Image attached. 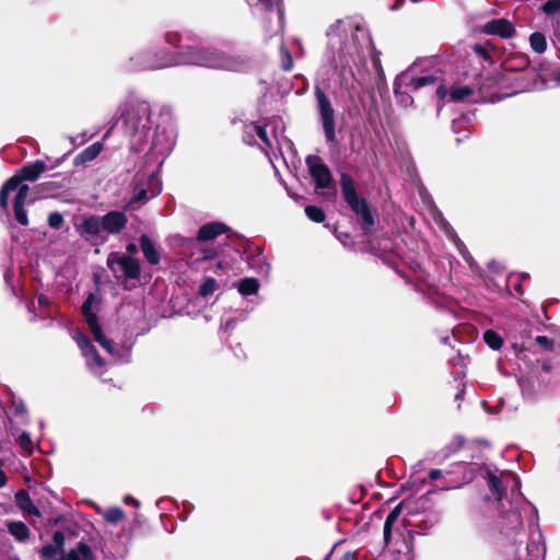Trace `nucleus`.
<instances>
[{"label":"nucleus","instance_id":"nucleus-1","mask_svg":"<svg viewBox=\"0 0 560 560\" xmlns=\"http://www.w3.org/2000/svg\"><path fill=\"white\" fill-rule=\"evenodd\" d=\"M178 65L241 71L245 69L246 61L240 56L228 55L214 48L191 46L175 55H155L153 60L143 62L140 69H162Z\"/></svg>","mask_w":560,"mask_h":560},{"label":"nucleus","instance_id":"nucleus-2","mask_svg":"<svg viewBox=\"0 0 560 560\" xmlns=\"http://www.w3.org/2000/svg\"><path fill=\"white\" fill-rule=\"evenodd\" d=\"M522 517L518 511H510L501 523V534L513 545H522L526 541L525 549H516L517 560H544L546 548L540 530L529 526L528 530L523 528Z\"/></svg>","mask_w":560,"mask_h":560},{"label":"nucleus","instance_id":"nucleus-3","mask_svg":"<svg viewBox=\"0 0 560 560\" xmlns=\"http://www.w3.org/2000/svg\"><path fill=\"white\" fill-rule=\"evenodd\" d=\"M340 84L347 90L362 86L368 79V69L363 47L346 45L339 51Z\"/></svg>","mask_w":560,"mask_h":560},{"label":"nucleus","instance_id":"nucleus-4","mask_svg":"<svg viewBox=\"0 0 560 560\" xmlns=\"http://www.w3.org/2000/svg\"><path fill=\"white\" fill-rule=\"evenodd\" d=\"M327 36L329 38V48L332 51H337V57H339L340 47L346 48V45H355L359 47L365 46L366 49L374 50L366 30L359 24H354L349 19L338 20L328 28ZM332 59L336 61V67L339 68V58L332 56Z\"/></svg>","mask_w":560,"mask_h":560},{"label":"nucleus","instance_id":"nucleus-5","mask_svg":"<svg viewBox=\"0 0 560 560\" xmlns=\"http://www.w3.org/2000/svg\"><path fill=\"white\" fill-rule=\"evenodd\" d=\"M124 119L126 132L139 138L142 141L151 129L150 105L144 101H128L118 109Z\"/></svg>","mask_w":560,"mask_h":560},{"label":"nucleus","instance_id":"nucleus-6","mask_svg":"<svg viewBox=\"0 0 560 560\" xmlns=\"http://www.w3.org/2000/svg\"><path fill=\"white\" fill-rule=\"evenodd\" d=\"M440 79L435 75H419L418 65L413 63L398 74L394 81V93L398 105L410 107L413 98L408 91H417L423 86L435 84Z\"/></svg>","mask_w":560,"mask_h":560},{"label":"nucleus","instance_id":"nucleus-7","mask_svg":"<svg viewBox=\"0 0 560 560\" xmlns=\"http://www.w3.org/2000/svg\"><path fill=\"white\" fill-rule=\"evenodd\" d=\"M96 303V296L93 293H90L85 301L82 304L81 312L84 316V319L89 326V329L91 334L93 335L94 339L103 347L114 359L116 362L122 363L129 361V351L128 350H121L116 351L110 342L108 340L103 331L101 326L97 322V316L93 312V307Z\"/></svg>","mask_w":560,"mask_h":560},{"label":"nucleus","instance_id":"nucleus-8","mask_svg":"<svg viewBox=\"0 0 560 560\" xmlns=\"http://www.w3.org/2000/svg\"><path fill=\"white\" fill-rule=\"evenodd\" d=\"M340 186L345 200L352 211L360 218L362 230L368 233L374 225V219L366 201L357 194L354 182L346 173L340 176Z\"/></svg>","mask_w":560,"mask_h":560},{"label":"nucleus","instance_id":"nucleus-9","mask_svg":"<svg viewBox=\"0 0 560 560\" xmlns=\"http://www.w3.org/2000/svg\"><path fill=\"white\" fill-rule=\"evenodd\" d=\"M46 171V164L43 161H35L34 163L24 165L19 175H14L10 177L2 185L0 189V208L3 210L8 209L9 206V196L12 191H15L19 185L23 180L34 182L44 172Z\"/></svg>","mask_w":560,"mask_h":560},{"label":"nucleus","instance_id":"nucleus-10","mask_svg":"<svg viewBox=\"0 0 560 560\" xmlns=\"http://www.w3.org/2000/svg\"><path fill=\"white\" fill-rule=\"evenodd\" d=\"M127 252L128 256L119 253L109 254L107 266L117 278L137 279L140 275V262L131 256L137 254L138 246L135 243H130L127 245Z\"/></svg>","mask_w":560,"mask_h":560},{"label":"nucleus","instance_id":"nucleus-11","mask_svg":"<svg viewBox=\"0 0 560 560\" xmlns=\"http://www.w3.org/2000/svg\"><path fill=\"white\" fill-rule=\"evenodd\" d=\"M315 97L317 101V109L319 114V118L323 125V129L325 132V137L327 142H334L336 139L335 132V110L331 105L330 100L327 95L322 91L320 88H315Z\"/></svg>","mask_w":560,"mask_h":560},{"label":"nucleus","instance_id":"nucleus-12","mask_svg":"<svg viewBox=\"0 0 560 560\" xmlns=\"http://www.w3.org/2000/svg\"><path fill=\"white\" fill-rule=\"evenodd\" d=\"M71 335L80 348L83 357L86 359L89 369L94 373H101L105 365L104 360L98 355L96 349L91 343L89 338L79 330H73Z\"/></svg>","mask_w":560,"mask_h":560},{"label":"nucleus","instance_id":"nucleus-13","mask_svg":"<svg viewBox=\"0 0 560 560\" xmlns=\"http://www.w3.org/2000/svg\"><path fill=\"white\" fill-rule=\"evenodd\" d=\"M488 485L492 494L498 500L502 499L506 487H511L512 491H518L521 487L517 476L510 471L502 472L499 477L490 472Z\"/></svg>","mask_w":560,"mask_h":560},{"label":"nucleus","instance_id":"nucleus-14","mask_svg":"<svg viewBox=\"0 0 560 560\" xmlns=\"http://www.w3.org/2000/svg\"><path fill=\"white\" fill-rule=\"evenodd\" d=\"M306 164L310 170V174L316 183L317 190H324L331 186V174L326 164H324L318 156H308Z\"/></svg>","mask_w":560,"mask_h":560},{"label":"nucleus","instance_id":"nucleus-15","mask_svg":"<svg viewBox=\"0 0 560 560\" xmlns=\"http://www.w3.org/2000/svg\"><path fill=\"white\" fill-rule=\"evenodd\" d=\"M480 31L486 35H494L503 39L512 38L516 32L514 25L506 19H492L486 22Z\"/></svg>","mask_w":560,"mask_h":560},{"label":"nucleus","instance_id":"nucleus-16","mask_svg":"<svg viewBox=\"0 0 560 560\" xmlns=\"http://www.w3.org/2000/svg\"><path fill=\"white\" fill-rule=\"evenodd\" d=\"M270 126V124L266 125L265 127L258 126V125H250L245 130L244 140L246 143L252 144L253 142L257 143V139L261 141L260 148L266 151L268 154V150H272L273 148V141L268 136L267 128Z\"/></svg>","mask_w":560,"mask_h":560},{"label":"nucleus","instance_id":"nucleus-17","mask_svg":"<svg viewBox=\"0 0 560 560\" xmlns=\"http://www.w3.org/2000/svg\"><path fill=\"white\" fill-rule=\"evenodd\" d=\"M28 192L30 187L27 185L20 184L13 200L14 217L16 221L22 225L28 224L27 213L24 209V206L28 198Z\"/></svg>","mask_w":560,"mask_h":560},{"label":"nucleus","instance_id":"nucleus-18","mask_svg":"<svg viewBox=\"0 0 560 560\" xmlns=\"http://www.w3.org/2000/svg\"><path fill=\"white\" fill-rule=\"evenodd\" d=\"M103 230L109 234H118L125 229L128 220L121 211H109L102 217Z\"/></svg>","mask_w":560,"mask_h":560},{"label":"nucleus","instance_id":"nucleus-19","mask_svg":"<svg viewBox=\"0 0 560 560\" xmlns=\"http://www.w3.org/2000/svg\"><path fill=\"white\" fill-rule=\"evenodd\" d=\"M103 231L102 217L90 215L79 226V232L84 237H96Z\"/></svg>","mask_w":560,"mask_h":560},{"label":"nucleus","instance_id":"nucleus-20","mask_svg":"<svg viewBox=\"0 0 560 560\" xmlns=\"http://www.w3.org/2000/svg\"><path fill=\"white\" fill-rule=\"evenodd\" d=\"M226 231L228 228L225 224L221 222H210L199 229L197 240L200 242H208L214 240Z\"/></svg>","mask_w":560,"mask_h":560},{"label":"nucleus","instance_id":"nucleus-21","mask_svg":"<svg viewBox=\"0 0 560 560\" xmlns=\"http://www.w3.org/2000/svg\"><path fill=\"white\" fill-rule=\"evenodd\" d=\"M139 243L145 260L151 265H158L160 262V253L151 238L142 234Z\"/></svg>","mask_w":560,"mask_h":560},{"label":"nucleus","instance_id":"nucleus-22","mask_svg":"<svg viewBox=\"0 0 560 560\" xmlns=\"http://www.w3.org/2000/svg\"><path fill=\"white\" fill-rule=\"evenodd\" d=\"M103 150L102 142H95L80 152L74 159V165H81L96 159Z\"/></svg>","mask_w":560,"mask_h":560},{"label":"nucleus","instance_id":"nucleus-23","mask_svg":"<svg viewBox=\"0 0 560 560\" xmlns=\"http://www.w3.org/2000/svg\"><path fill=\"white\" fill-rule=\"evenodd\" d=\"M65 560H93L91 548L86 544L80 542L65 556Z\"/></svg>","mask_w":560,"mask_h":560},{"label":"nucleus","instance_id":"nucleus-24","mask_svg":"<svg viewBox=\"0 0 560 560\" xmlns=\"http://www.w3.org/2000/svg\"><path fill=\"white\" fill-rule=\"evenodd\" d=\"M8 530L19 541H25L30 536V529L23 522H11Z\"/></svg>","mask_w":560,"mask_h":560},{"label":"nucleus","instance_id":"nucleus-25","mask_svg":"<svg viewBox=\"0 0 560 560\" xmlns=\"http://www.w3.org/2000/svg\"><path fill=\"white\" fill-rule=\"evenodd\" d=\"M400 513H401V504H398L390 511V513L386 517V521L384 524V540L386 544H388V541H389L392 527L398 520Z\"/></svg>","mask_w":560,"mask_h":560},{"label":"nucleus","instance_id":"nucleus-26","mask_svg":"<svg viewBox=\"0 0 560 560\" xmlns=\"http://www.w3.org/2000/svg\"><path fill=\"white\" fill-rule=\"evenodd\" d=\"M475 91L469 86H456L450 92V100L455 102L469 101Z\"/></svg>","mask_w":560,"mask_h":560},{"label":"nucleus","instance_id":"nucleus-27","mask_svg":"<svg viewBox=\"0 0 560 560\" xmlns=\"http://www.w3.org/2000/svg\"><path fill=\"white\" fill-rule=\"evenodd\" d=\"M15 498H16V501H18L19 505L23 510L27 511L31 514L39 516L38 509L33 505L32 500H31V498H30V495H28V493L26 491H24V490L19 491L15 494Z\"/></svg>","mask_w":560,"mask_h":560},{"label":"nucleus","instance_id":"nucleus-28","mask_svg":"<svg viewBox=\"0 0 560 560\" xmlns=\"http://www.w3.org/2000/svg\"><path fill=\"white\" fill-rule=\"evenodd\" d=\"M97 512L107 523L117 524L124 518V512L119 508H109L107 510L98 509Z\"/></svg>","mask_w":560,"mask_h":560},{"label":"nucleus","instance_id":"nucleus-29","mask_svg":"<svg viewBox=\"0 0 560 560\" xmlns=\"http://www.w3.org/2000/svg\"><path fill=\"white\" fill-rule=\"evenodd\" d=\"M532 49L537 54H542L547 49V40L544 34L535 32L529 36Z\"/></svg>","mask_w":560,"mask_h":560},{"label":"nucleus","instance_id":"nucleus-30","mask_svg":"<svg viewBox=\"0 0 560 560\" xmlns=\"http://www.w3.org/2000/svg\"><path fill=\"white\" fill-rule=\"evenodd\" d=\"M259 283L254 278H246L240 281L238 283V292L242 295H250L255 294L258 291Z\"/></svg>","mask_w":560,"mask_h":560},{"label":"nucleus","instance_id":"nucleus-31","mask_svg":"<svg viewBox=\"0 0 560 560\" xmlns=\"http://www.w3.org/2000/svg\"><path fill=\"white\" fill-rule=\"evenodd\" d=\"M485 342L493 350H499L502 345V338L493 330H487L483 334Z\"/></svg>","mask_w":560,"mask_h":560},{"label":"nucleus","instance_id":"nucleus-32","mask_svg":"<svg viewBox=\"0 0 560 560\" xmlns=\"http://www.w3.org/2000/svg\"><path fill=\"white\" fill-rule=\"evenodd\" d=\"M159 192H160V190L152 191V194L149 196L148 191L144 188H141L136 191L135 196L131 198V200L128 203V208H133V205L137 202L144 203L145 201H148L150 198L158 195Z\"/></svg>","mask_w":560,"mask_h":560},{"label":"nucleus","instance_id":"nucleus-33","mask_svg":"<svg viewBox=\"0 0 560 560\" xmlns=\"http://www.w3.org/2000/svg\"><path fill=\"white\" fill-rule=\"evenodd\" d=\"M255 5L256 7H260L261 9H264L266 11H272L273 8H276L278 16H279V21H280V23L282 22L283 12H282V9L280 8L279 2L277 0L276 1H271V0H257Z\"/></svg>","mask_w":560,"mask_h":560},{"label":"nucleus","instance_id":"nucleus-34","mask_svg":"<svg viewBox=\"0 0 560 560\" xmlns=\"http://www.w3.org/2000/svg\"><path fill=\"white\" fill-rule=\"evenodd\" d=\"M19 446L26 455H31L34 451L33 441L27 432H22L18 439Z\"/></svg>","mask_w":560,"mask_h":560},{"label":"nucleus","instance_id":"nucleus-35","mask_svg":"<svg viewBox=\"0 0 560 560\" xmlns=\"http://www.w3.org/2000/svg\"><path fill=\"white\" fill-rule=\"evenodd\" d=\"M307 218L314 222L320 223L325 220L324 211L316 206H307L305 208Z\"/></svg>","mask_w":560,"mask_h":560},{"label":"nucleus","instance_id":"nucleus-36","mask_svg":"<svg viewBox=\"0 0 560 560\" xmlns=\"http://www.w3.org/2000/svg\"><path fill=\"white\" fill-rule=\"evenodd\" d=\"M544 13L548 16L559 15L560 14V0H549L545 2L541 7Z\"/></svg>","mask_w":560,"mask_h":560},{"label":"nucleus","instance_id":"nucleus-37","mask_svg":"<svg viewBox=\"0 0 560 560\" xmlns=\"http://www.w3.org/2000/svg\"><path fill=\"white\" fill-rule=\"evenodd\" d=\"M217 289V281L213 278H207L200 285L199 293L201 296L207 298L211 295Z\"/></svg>","mask_w":560,"mask_h":560},{"label":"nucleus","instance_id":"nucleus-38","mask_svg":"<svg viewBox=\"0 0 560 560\" xmlns=\"http://www.w3.org/2000/svg\"><path fill=\"white\" fill-rule=\"evenodd\" d=\"M62 551L55 547L52 544H47L40 549V556L43 560H54L57 555Z\"/></svg>","mask_w":560,"mask_h":560},{"label":"nucleus","instance_id":"nucleus-39","mask_svg":"<svg viewBox=\"0 0 560 560\" xmlns=\"http://www.w3.org/2000/svg\"><path fill=\"white\" fill-rule=\"evenodd\" d=\"M280 52H281V68L284 71L291 70L293 67V60H292L290 51L284 46H281Z\"/></svg>","mask_w":560,"mask_h":560},{"label":"nucleus","instance_id":"nucleus-40","mask_svg":"<svg viewBox=\"0 0 560 560\" xmlns=\"http://www.w3.org/2000/svg\"><path fill=\"white\" fill-rule=\"evenodd\" d=\"M378 55H380L378 51H373L371 58H372V66L376 72V75L378 77V80L381 81L384 79V71H383L381 59H380Z\"/></svg>","mask_w":560,"mask_h":560},{"label":"nucleus","instance_id":"nucleus-41","mask_svg":"<svg viewBox=\"0 0 560 560\" xmlns=\"http://www.w3.org/2000/svg\"><path fill=\"white\" fill-rule=\"evenodd\" d=\"M48 224L52 229H60L63 224V217L59 212H52L48 217Z\"/></svg>","mask_w":560,"mask_h":560},{"label":"nucleus","instance_id":"nucleus-42","mask_svg":"<svg viewBox=\"0 0 560 560\" xmlns=\"http://www.w3.org/2000/svg\"><path fill=\"white\" fill-rule=\"evenodd\" d=\"M474 52L482 60L491 62L489 51L480 44L472 46Z\"/></svg>","mask_w":560,"mask_h":560},{"label":"nucleus","instance_id":"nucleus-43","mask_svg":"<svg viewBox=\"0 0 560 560\" xmlns=\"http://www.w3.org/2000/svg\"><path fill=\"white\" fill-rule=\"evenodd\" d=\"M52 545L57 547L59 550H63L65 546V535L60 530H56L52 535Z\"/></svg>","mask_w":560,"mask_h":560},{"label":"nucleus","instance_id":"nucleus-44","mask_svg":"<svg viewBox=\"0 0 560 560\" xmlns=\"http://www.w3.org/2000/svg\"><path fill=\"white\" fill-rule=\"evenodd\" d=\"M535 341L537 345L545 349H551L553 345L552 341L546 336H537Z\"/></svg>","mask_w":560,"mask_h":560},{"label":"nucleus","instance_id":"nucleus-45","mask_svg":"<svg viewBox=\"0 0 560 560\" xmlns=\"http://www.w3.org/2000/svg\"><path fill=\"white\" fill-rule=\"evenodd\" d=\"M165 37L166 42L174 47H176L180 42V36L177 33H167Z\"/></svg>","mask_w":560,"mask_h":560},{"label":"nucleus","instance_id":"nucleus-46","mask_svg":"<svg viewBox=\"0 0 560 560\" xmlns=\"http://www.w3.org/2000/svg\"><path fill=\"white\" fill-rule=\"evenodd\" d=\"M436 96L441 101H444L446 98V96H447L446 88L441 82L439 83L438 89H436Z\"/></svg>","mask_w":560,"mask_h":560},{"label":"nucleus","instance_id":"nucleus-47","mask_svg":"<svg viewBox=\"0 0 560 560\" xmlns=\"http://www.w3.org/2000/svg\"><path fill=\"white\" fill-rule=\"evenodd\" d=\"M171 149H172V144L171 143H167L163 148L159 149L158 148V142H153V150L158 151L159 154H161V155H166L171 151Z\"/></svg>","mask_w":560,"mask_h":560},{"label":"nucleus","instance_id":"nucleus-48","mask_svg":"<svg viewBox=\"0 0 560 560\" xmlns=\"http://www.w3.org/2000/svg\"><path fill=\"white\" fill-rule=\"evenodd\" d=\"M465 122H466V118L465 117H460L458 119H455L453 121V130H454V132L458 133L459 132L458 128L463 127L465 125Z\"/></svg>","mask_w":560,"mask_h":560},{"label":"nucleus","instance_id":"nucleus-49","mask_svg":"<svg viewBox=\"0 0 560 560\" xmlns=\"http://www.w3.org/2000/svg\"><path fill=\"white\" fill-rule=\"evenodd\" d=\"M37 302H38L39 307H42V308L47 307L49 305V299L47 296H45L44 294L38 295Z\"/></svg>","mask_w":560,"mask_h":560},{"label":"nucleus","instance_id":"nucleus-50","mask_svg":"<svg viewBox=\"0 0 560 560\" xmlns=\"http://www.w3.org/2000/svg\"><path fill=\"white\" fill-rule=\"evenodd\" d=\"M455 244L458 247V249L462 252L464 258L469 262L470 257H469L468 253H466V250L464 248V244L459 240H455Z\"/></svg>","mask_w":560,"mask_h":560},{"label":"nucleus","instance_id":"nucleus-51","mask_svg":"<svg viewBox=\"0 0 560 560\" xmlns=\"http://www.w3.org/2000/svg\"><path fill=\"white\" fill-rule=\"evenodd\" d=\"M443 476V471L440 469H431L429 472V477L431 480H438Z\"/></svg>","mask_w":560,"mask_h":560},{"label":"nucleus","instance_id":"nucleus-52","mask_svg":"<svg viewBox=\"0 0 560 560\" xmlns=\"http://www.w3.org/2000/svg\"><path fill=\"white\" fill-rule=\"evenodd\" d=\"M273 139H275V141L277 142V144H278L279 147H281V145H282V142H283L285 145H288V147H290V145L292 144V143H291L287 138H284V137H282V140H280V138H279V136H278L277 133H275V135H273ZM279 150L281 151V148H279Z\"/></svg>","mask_w":560,"mask_h":560},{"label":"nucleus","instance_id":"nucleus-53","mask_svg":"<svg viewBox=\"0 0 560 560\" xmlns=\"http://www.w3.org/2000/svg\"><path fill=\"white\" fill-rule=\"evenodd\" d=\"M124 501H125L126 503H129V502H130V503H132L135 506H139V505H140V502H139L138 500L133 499L131 495H126V497H125V499H124Z\"/></svg>","mask_w":560,"mask_h":560},{"label":"nucleus","instance_id":"nucleus-54","mask_svg":"<svg viewBox=\"0 0 560 560\" xmlns=\"http://www.w3.org/2000/svg\"><path fill=\"white\" fill-rule=\"evenodd\" d=\"M8 482L7 476L3 470L0 469V488L4 487Z\"/></svg>","mask_w":560,"mask_h":560},{"label":"nucleus","instance_id":"nucleus-55","mask_svg":"<svg viewBox=\"0 0 560 560\" xmlns=\"http://www.w3.org/2000/svg\"><path fill=\"white\" fill-rule=\"evenodd\" d=\"M15 410L19 413H24L26 411V408H25V406L23 404H20V405L15 406Z\"/></svg>","mask_w":560,"mask_h":560},{"label":"nucleus","instance_id":"nucleus-56","mask_svg":"<svg viewBox=\"0 0 560 560\" xmlns=\"http://www.w3.org/2000/svg\"><path fill=\"white\" fill-rule=\"evenodd\" d=\"M553 79H555V81L557 82V84H560V70H557V71L553 73Z\"/></svg>","mask_w":560,"mask_h":560},{"label":"nucleus","instance_id":"nucleus-57","mask_svg":"<svg viewBox=\"0 0 560 560\" xmlns=\"http://www.w3.org/2000/svg\"><path fill=\"white\" fill-rule=\"evenodd\" d=\"M401 560H412V556H411L410 551H407L406 553H404L401 557Z\"/></svg>","mask_w":560,"mask_h":560},{"label":"nucleus","instance_id":"nucleus-58","mask_svg":"<svg viewBox=\"0 0 560 560\" xmlns=\"http://www.w3.org/2000/svg\"><path fill=\"white\" fill-rule=\"evenodd\" d=\"M118 119H119V118H115V119H114L112 127H110V128H109V130L105 133L104 138H106V137L109 135V132L112 131V129L114 128V126H115V125H117Z\"/></svg>","mask_w":560,"mask_h":560},{"label":"nucleus","instance_id":"nucleus-59","mask_svg":"<svg viewBox=\"0 0 560 560\" xmlns=\"http://www.w3.org/2000/svg\"><path fill=\"white\" fill-rule=\"evenodd\" d=\"M451 488H456V486H443L442 489H451Z\"/></svg>","mask_w":560,"mask_h":560},{"label":"nucleus","instance_id":"nucleus-60","mask_svg":"<svg viewBox=\"0 0 560 560\" xmlns=\"http://www.w3.org/2000/svg\"><path fill=\"white\" fill-rule=\"evenodd\" d=\"M456 467L462 468L465 467L463 464H457Z\"/></svg>","mask_w":560,"mask_h":560},{"label":"nucleus","instance_id":"nucleus-61","mask_svg":"<svg viewBox=\"0 0 560 560\" xmlns=\"http://www.w3.org/2000/svg\"><path fill=\"white\" fill-rule=\"evenodd\" d=\"M528 65V61L526 59H524V66H527Z\"/></svg>","mask_w":560,"mask_h":560},{"label":"nucleus","instance_id":"nucleus-62","mask_svg":"<svg viewBox=\"0 0 560 560\" xmlns=\"http://www.w3.org/2000/svg\"><path fill=\"white\" fill-rule=\"evenodd\" d=\"M54 560H65V558H59V559H56V558H55Z\"/></svg>","mask_w":560,"mask_h":560}]
</instances>
